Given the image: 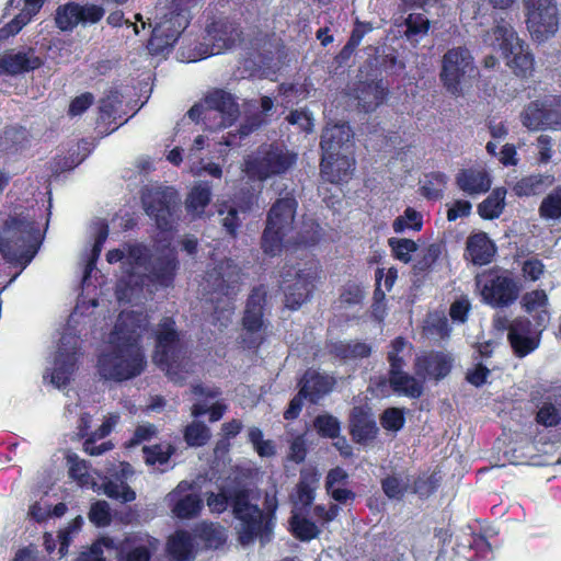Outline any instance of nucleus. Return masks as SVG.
Returning a JSON list of instances; mask_svg holds the SVG:
<instances>
[{
    "label": "nucleus",
    "instance_id": "53",
    "mask_svg": "<svg viewBox=\"0 0 561 561\" xmlns=\"http://www.w3.org/2000/svg\"><path fill=\"white\" fill-rule=\"evenodd\" d=\"M151 550L146 545H134L130 540L123 542L118 550L122 561H150Z\"/></svg>",
    "mask_w": 561,
    "mask_h": 561
},
{
    "label": "nucleus",
    "instance_id": "43",
    "mask_svg": "<svg viewBox=\"0 0 561 561\" xmlns=\"http://www.w3.org/2000/svg\"><path fill=\"white\" fill-rule=\"evenodd\" d=\"M447 183V176L439 171H432L424 176L421 186V194L428 201H438L444 195V188Z\"/></svg>",
    "mask_w": 561,
    "mask_h": 561
},
{
    "label": "nucleus",
    "instance_id": "51",
    "mask_svg": "<svg viewBox=\"0 0 561 561\" xmlns=\"http://www.w3.org/2000/svg\"><path fill=\"white\" fill-rule=\"evenodd\" d=\"M442 255V245L438 243L428 244L422 256L413 265L414 274L425 275L431 272Z\"/></svg>",
    "mask_w": 561,
    "mask_h": 561
},
{
    "label": "nucleus",
    "instance_id": "12",
    "mask_svg": "<svg viewBox=\"0 0 561 561\" xmlns=\"http://www.w3.org/2000/svg\"><path fill=\"white\" fill-rule=\"evenodd\" d=\"M188 24L190 22L185 15H178L168 10L152 28L151 36L147 43L149 54L151 56L168 54Z\"/></svg>",
    "mask_w": 561,
    "mask_h": 561
},
{
    "label": "nucleus",
    "instance_id": "3",
    "mask_svg": "<svg viewBox=\"0 0 561 561\" xmlns=\"http://www.w3.org/2000/svg\"><path fill=\"white\" fill-rule=\"evenodd\" d=\"M490 45L502 53L507 67L520 78L528 79L535 71V57L528 44L520 39L514 27L503 19L489 32Z\"/></svg>",
    "mask_w": 561,
    "mask_h": 561
},
{
    "label": "nucleus",
    "instance_id": "7",
    "mask_svg": "<svg viewBox=\"0 0 561 561\" xmlns=\"http://www.w3.org/2000/svg\"><path fill=\"white\" fill-rule=\"evenodd\" d=\"M153 362L171 377L179 374L185 357L186 346L173 317H163L154 331Z\"/></svg>",
    "mask_w": 561,
    "mask_h": 561
},
{
    "label": "nucleus",
    "instance_id": "11",
    "mask_svg": "<svg viewBox=\"0 0 561 561\" xmlns=\"http://www.w3.org/2000/svg\"><path fill=\"white\" fill-rule=\"evenodd\" d=\"M176 192L171 187H151L141 192V203L146 214L154 220L162 232L172 230L173 208Z\"/></svg>",
    "mask_w": 561,
    "mask_h": 561
},
{
    "label": "nucleus",
    "instance_id": "14",
    "mask_svg": "<svg viewBox=\"0 0 561 561\" xmlns=\"http://www.w3.org/2000/svg\"><path fill=\"white\" fill-rule=\"evenodd\" d=\"M81 354L79 337L73 334H64L60 339V345L51 371V382L54 385L58 388L69 385L78 367Z\"/></svg>",
    "mask_w": 561,
    "mask_h": 561
},
{
    "label": "nucleus",
    "instance_id": "41",
    "mask_svg": "<svg viewBox=\"0 0 561 561\" xmlns=\"http://www.w3.org/2000/svg\"><path fill=\"white\" fill-rule=\"evenodd\" d=\"M317 472L314 470H301L300 479L296 484L295 499L304 508H309L316 497Z\"/></svg>",
    "mask_w": 561,
    "mask_h": 561
},
{
    "label": "nucleus",
    "instance_id": "9",
    "mask_svg": "<svg viewBox=\"0 0 561 561\" xmlns=\"http://www.w3.org/2000/svg\"><path fill=\"white\" fill-rule=\"evenodd\" d=\"M265 304L266 293L263 287H254L247 299L241 319V344L244 348L259 350L266 341L268 322L264 319Z\"/></svg>",
    "mask_w": 561,
    "mask_h": 561
},
{
    "label": "nucleus",
    "instance_id": "44",
    "mask_svg": "<svg viewBox=\"0 0 561 561\" xmlns=\"http://www.w3.org/2000/svg\"><path fill=\"white\" fill-rule=\"evenodd\" d=\"M55 23L62 32L72 31L79 24V3L69 1L58 5L55 14Z\"/></svg>",
    "mask_w": 561,
    "mask_h": 561
},
{
    "label": "nucleus",
    "instance_id": "36",
    "mask_svg": "<svg viewBox=\"0 0 561 561\" xmlns=\"http://www.w3.org/2000/svg\"><path fill=\"white\" fill-rule=\"evenodd\" d=\"M211 185L208 182H198L186 196V210L192 215L202 216L211 201Z\"/></svg>",
    "mask_w": 561,
    "mask_h": 561
},
{
    "label": "nucleus",
    "instance_id": "1",
    "mask_svg": "<svg viewBox=\"0 0 561 561\" xmlns=\"http://www.w3.org/2000/svg\"><path fill=\"white\" fill-rule=\"evenodd\" d=\"M142 320L135 311L122 312L110 334L111 348L98 358V370L104 380L126 381L139 376L147 360L141 346Z\"/></svg>",
    "mask_w": 561,
    "mask_h": 561
},
{
    "label": "nucleus",
    "instance_id": "27",
    "mask_svg": "<svg viewBox=\"0 0 561 561\" xmlns=\"http://www.w3.org/2000/svg\"><path fill=\"white\" fill-rule=\"evenodd\" d=\"M316 276L305 271L296 274L295 280L285 289V306L290 310L299 309L307 302L314 289Z\"/></svg>",
    "mask_w": 561,
    "mask_h": 561
},
{
    "label": "nucleus",
    "instance_id": "30",
    "mask_svg": "<svg viewBox=\"0 0 561 561\" xmlns=\"http://www.w3.org/2000/svg\"><path fill=\"white\" fill-rule=\"evenodd\" d=\"M327 347L330 355L344 363L368 358L373 352L370 344L359 340L334 341Z\"/></svg>",
    "mask_w": 561,
    "mask_h": 561
},
{
    "label": "nucleus",
    "instance_id": "28",
    "mask_svg": "<svg viewBox=\"0 0 561 561\" xmlns=\"http://www.w3.org/2000/svg\"><path fill=\"white\" fill-rule=\"evenodd\" d=\"M194 537L186 529H178L168 537L165 550L174 561H193L197 556Z\"/></svg>",
    "mask_w": 561,
    "mask_h": 561
},
{
    "label": "nucleus",
    "instance_id": "62",
    "mask_svg": "<svg viewBox=\"0 0 561 561\" xmlns=\"http://www.w3.org/2000/svg\"><path fill=\"white\" fill-rule=\"evenodd\" d=\"M321 240V227L318 222L312 221L305 225L298 234L297 244L305 248L313 247Z\"/></svg>",
    "mask_w": 561,
    "mask_h": 561
},
{
    "label": "nucleus",
    "instance_id": "26",
    "mask_svg": "<svg viewBox=\"0 0 561 561\" xmlns=\"http://www.w3.org/2000/svg\"><path fill=\"white\" fill-rule=\"evenodd\" d=\"M497 252L496 244L486 232L479 231L468 237L466 242L465 259L476 266L490 264Z\"/></svg>",
    "mask_w": 561,
    "mask_h": 561
},
{
    "label": "nucleus",
    "instance_id": "46",
    "mask_svg": "<svg viewBox=\"0 0 561 561\" xmlns=\"http://www.w3.org/2000/svg\"><path fill=\"white\" fill-rule=\"evenodd\" d=\"M313 427L323 438L336 439L341 434V422L332 414H319L313 420Z\"/></svg>",
    "mask_w": 561,
    "mask_h": 561
},
{
    "label": "nucleus",
    "instance_id": "60",
    "mask_svg": "<svg viewBox=\"0 0 561 561\" xmlns=\"http://www.w3.org/2000/svg\"><path fill=\"white\" fill-rule=\"evenodd\" d=\"M522 306L527 313L531 314L537 309L548 306V296L543 289L528 291L522 298Z\"/></svg>",
    "mask_w": 561,
    "mask_h": 561
},
{
    "label": "nucleus",
    "instance_id": "22",
    "mask_svg": "<svg viewBox=\"0 0 561 561\" xmlns=\"http://www.w3.org/2000/svg\"><path fill=\"white\" fill-rule=\"evenodd\" d=\"M335 385L334 376L316 369H307L298 382L301 394H306L307 401L311 404H318L333 391Z\"/></svg>",
    "mask_w": 561,
    "mask_h": 561
},
{
    "label": "nucleus",
    "instance_id": "59",
    "mask_svg": "<svg viewBox=\"0 0 561 561\" xmlns=\"http://www.w3.org/2000/svg\"><path fill=\"white\" fill-rule=\"evenodd\" d=\"M105 14V10L102 5L95 3H79V24H96L100 22Z\"/></svg>",
    "mask_w": 561,
    "mask_h": 561
},
{
    "label": "nucleus",
    "instance_id": "24",
    "mask_svg": "<svg viewBox=\"0 0 561 561\" xmlns=\"http://www.w3.org/2000/svg\"><path fill=\"white\" fill-rule=\"evenodd\" d=\"M412 348V345L405 340L403 336L394 337L387 352V360L389 363L388 371L391 373V381L397 388H400L403 381H410V383L422 385V381H417V379L404 371V367L407 366L404 351L407 348Z\"/></svg>",
    "mask_w": 561,
    "mask_h": 561
},
{
    "label": "nucleus",
    "instance_id": "64",
    "mask_svg": "<svg viewBox=\"0 0 561 561\" xmlns=\"http://www.w3.org/2000/svg\"><path fill=\"white\" fill-rule=\"evenodd\" d=\"M89 519L99 527H104L111 523L110 507L106 502L98 501L92 504L89 512Z\"/></svg>",
    "mask_w": 561,
    "mask_h": 561
},
{
    "label": "nucleus",
    "instance_id": "55",
    "mask_svg": "<svg viewBox=\"0 0 561 561\" xmlns=\"http://www.w3.org/2000/svg\"><path fill=\"white\" fill-rule=\"evenodd\" d=\"M404 25L407 27L404 35L412 41L420 35L427 34L431 23L422 13H410L404 20Z\"/></svg>",
    "mask_w": 561,
    "mask_h": 561
},
{
    "label": "nucleus",
    "instance_id": "48",
    "mask_svg": "<svg viewBox=\"0 0 561 561\" xmlns=\"http://www.w3.org/2000/svg\"><path fill=\"white\" fill-rule=\"evenodd\" d=\"M439 485L440 477L437 472H424L414 479L412 491L421 499H427L437 491Z\"/></svg>",
    "mask_w": 561,
    "mask_h": 561
},
{
    "label": "nucleus",
    "instance_id": "17",
    "mask_svg": "<svg viewBox=\"0 0 561 561\" xmlns=\"http://www.w3.org/2000/svg\"><path fill=\"white\" fill-rule=\"evenodd\" d=\"M507 341L513 354L524 358L539 347L541 330L534 332L533 323L528 318L517 317L507 327Z\"/></svg>",
    "mask_w": 561,
    "mask_h": 561
},
{
    "label": "nucleus",
    "instance_id": "35",
    "mask_svg": "<svg viewBox=\"0 0 561 561\" xmlns=\"http://www.w3.org/2000/svg\"><path fill=\"white\" fill-rule=\"evenodd\" d=\"M249 488L244 484H234L230 486L220 488L219 492H207L206 504L209 511L214 514H222L230 506L232 514L234 513V495L241 491H248Z\"/></svg>",
    "mask_w": 561,
    "mask_h": 561
},
{
    "label": "nucleus",
    "instance_id": "8",
    "mask_svg": "<svg viewBox=\"0 0 561 561\" xmlns=\"http://www.w3.org/2000/svg\"><path fill=\"white\" fill-rule=\"evenodd\" d=\"M205 32L211 43L210 47L199 44L198 51L187 56L188 61H197L232 49L243 41V28L234 16L213 15L206 23Z\"/></svg>",
    "mask_w": 561,
    "mask_h": 561
},
{
    "label": "nucleus",
    "instance_id": "16",
    "mask_svg": "<svg viewBox=\"0 0 561 561\" xmlns=\"http://www.w3.org/2000/svg\"><path fill=\"white\" fill-rule=\"evenodd\" d=\"M180 270V260L176 249L168 241L157 255H152L146 271L149 282L161 288L174 286Z\"/></svg>",
    "mask_w": 561,
    "mask_h": 561
},
{
    "label": "nucleus",
    "instance_id": "33",
    "mask_svg": "<svg viewBox=\"0 0 561 561\" xmlns=\"http://www.w3.org/2000/svg\"><path fill=\"white\" fill-rule=\"evenodd\" d=\"M374 390L377 393V396L380 397H389L390 392L398 396H403L409 399H420L425 390V387L423 385H414L410 383V381H403L400 388H397L391 381V373L388 371L387 376H380L378 377L374 382Z\"/></svg>",
    "mask_w": 561,
    "mask_h": 561
},
{
    "label": "nucleus",
    "instance_id": "56",
    "mask_svg": "<svg viewBox=\"0 0 561 561\" xmlns=\"http://www.w3.org/2000/svg\"><path fill=\"white\" fill-rule=\"evenodd\" d=\"M380 424L386 431L399 432L405 424L403 409L396 407L387 408L380 415Z\"/></svg>",
    "mask_w": 561,
    "mask_h": 561
},
{
    "label": "nucleus",
    "instance_id": "23",
    "mask_svg": "<svg viewBox=\"0 0 561 561\" xmlns=\"http://www.w3.org/2000/svg\"><path fill=\"white\" fill-rule=\"evenodd\" d=\"M193 484L187 481H181L178 486L170 492V503L172 513L181 519H191L196 517L203 508V500L196 493H187Z\"/></svg>",
    "mask_w": 561,
    "mask_h": 561
},
{
    "label": "nucleus",
    "instance_id": "63",
    "mask_svg": "<svg viewBox=\"0 0 561 561\" xmlns=\"http://www.w3.org/2000/svg\"><path fill=\"white\" fill-rule=\"evenodd\" d=\"M30 13L20 12L9 23L0 28V39L16 35L31 21Z\"/></svg>",
    "mask_w": 561,
    "mask_h": 561
},
{
    "label": "nucleus",
    "instance_id": "49",
    "mask_svg": "<svg viewBox=\"0 0 561 561\" xmlns=\"http://www.w3.org/2000/svg\"><path fill=\"white\" fill-rule=\"evenodd\" d=\"M174 453L175 448L171 444H168L165 447L162 444L142 447L145 462L149 466L168 463Z\"/></svg>",
    "mask_w": 561,
    "mask_h": 561
},
{
    "label": "nucleus",
    "instance_id": "58",
    "mask_svg": "<svg viewBox=\"0 0 561 561\" xmlns=\"http://www.w3.org/2000/svg\"><path fill=\"white\" fill-rule=\"evenodd\" d=\"M152 255L147 245L142 243H133L127 245V260L131 267L148 266Z\"/></svg>",
    "mask_w": 561,
    "mask_h": 561
},
{
    "label": "nucleus",
    "instance_id": "4",
    "mask_svg": "<svg viewBox=\"0 0 561 561\" xmlns=\"http://www.w3.org/2000/svg\"><path fill=\"white\" fill-rule=\"evenodd\" d=\"M298 154L278 142L262 144L244 159V172L250 179L264 182L285 175L297 163Z\"/></svg>",
    "mask_w": 561,
    "mask_h": 561
},
{
    "label": "nucleus",
    "instance_id": "32",
    "mask_svg": "<svg viewBox=\"0 0 561 561\" xmlns=\"http://www.w3.org/2000/svg\"><path fill=\"white\" fill-rule=\"evenodd\" d=\"M538 425L546 428L557 427L561 423V388L548 393L535 415Z\"/></svg>",
    "mask_w": 561,
    "mask_h": 561
},
{
    "label": "nucleus",
    "instance_id": "38",
    "mask_svg": "<svg viewBox=\"0 0 561 561\" xmlns=\"http://www.w3.org/2000/svg\"><path fill=\"white\" fill-rule=\"evenodd\" d=\"M506 190L494 188L491 194L478 205V214L482 219L493 220L499 218L505 208Z\"/></svg>",
    "mask_w": 561,
    "mask_h": 561
},
{
    "label": "nucleus",
    "instance_id": "50",
    "mask_svg": "<svg viewBox=\"0 0 561 561\" xmlns=\"http://www.w3.org/2000/svg\"><path fill=\"white\" fill-rule=\"evenodd\" d=\"M388 245L392 256L403 263H409L412 260V253L417 251L416 242L408 238H390Z\"/></svg>",
    "mask_w": 561,
    "mask_h": 561
},
{
    "label": "nucleus",
    "instance_id": "39",
    "mask_svg": "<svg viewBox=\"0 0 561 561\" xmlns=\"http://www.w3.org/2000/svg\"><path fill=\"white\" fill-rule=\"evenodd\" d=\"M553 182V178L543 174H530L518 180L513 186L516 196H533L540 194Z\"/></svg>",
    "mask_w": 561,
    "mask_h": 561
},
{
    "label": "nucleus",
    "instance_id": "61",
    "mask_svg": "<svg viewBox=\"0 0 561 561\" xmlns=\"http://www.w3.org/2000/svg\"><path fill=\"white\" fill-rule=\"evenodd\" d=\"M381 489L387 497L391 500H400L404 496L407 485L399 477L392 474L387 476L381 480Z\"/></svg>",
    "mask_w": 561,
    "mask_h": 561
},
{
    "label": "nucleus",
    "instance_id": "45",
    "mask_svg": "<svg viewBox=\"0 0 561 561\" xmlns=\"http://www.w3.org/2000/svg\"><path fill=\"white\" fill-rule=\"evenodd\" d=\"M183 437L187 446L203 447L209 442L211 433L205 423L193 421L184 427Z\"/></svg>",
    "mask_w": 561,
    "mask_h": 561
},
{
    "label": "nucleus",
    "instance_id": "18",
    "mask_svg": "<svg viewBox=\"0 0 561 561\" xmlns=\"http://www.w3.org/2000/svg\"><path fill=\"white\" fill-rule=\"evenodd\" d=\"M453 368V357L440 351H428L414 359V377L417 381L433 380L439 382L446 378Z\"/></svg>",
    "mask_w": 561,
    "mask_h": 561
},
{
    "label": "nucleus",
    "instance_id": "54",
    "mask_svg": "<svg viewBox=\"0 0 561 561\" xmlns=\"http://www.w3.org/2000/svg\"><path fill=\"white\" fill-rule=\"evenodd\" d=\"M539 215L547 220L561 218V193L558 186L542 199L539 206Z\"/></svg>",
    "mask_w": 561,
    "mask_h": 561
},
{
    "label": "nucleus",
    "instance_id": "25",
    "mask_svg": "<svg viewBox=\"0 0 561 561\" xmlns=\"http://www.w3.org/2000/svg\"><path fill=\"white\" fill-rule=\"evenodd\" d=\"M354 160L337 153L323 154L320 163V175L325 182L341 184L347 182L354 170Z\"/></svg>",
    "mask_w": 561,
    "mask_h": 561
},
{
    "label": "nucleus",
    "instance_id": "2",
    "mask_svg": "<svg viewBox=\"0 0 561 561\" xmlns=\"http://www.w3.org/2000/svg\"><path fill=\"white\" fill-rule=\"evenodd\" d=\"M41 244L42 233L36 221L20 215L5 220L0 237V253L7 262L26 267Z\"/></svg>",
    "mask_w": 561,
    "mask_h": 561
},
{
    "label": "nucleus",
    "instance_id": "20",
    "mask_svg": "<svg viewBox=\"0 0 561 561\" xmlns=\"http://www.w3.org/2000/svg\"><path fill=\"white\" fill-rule=\"evenodd\" d=\"M203 101L207 111H215L220 114L218 128L231 126L240 115L237 98L224 89L214 88L206 93Z\"/></svg>",
    "mask_w": 561,
    "mask_h": 561
},
{
    "label": "nucleus",
    "instance_id": "47",
    "mask_svg": "<svg viewBox=\"0 0 561 561\" xmlns=\"http://www.w3.org/2000/svg\"><path fill=\"white\" fill-rule=\"evenodd\" d=\"M122 105V94L118 90H110L108 93L101 99L99 106V121H115L116 114Z\"/></svg>",
    "mask_w": 561,
    "mask_h": 561
},
{
    "label": "nucleus",
    "instance_id": "29",
    "mask_svg": "<svg viewBox=\"0 0 561 561\" xmlns=\"http://www.w3.org/2000/svg\"><path fill=\"white\" fill-rule=\"evenodd\" d=\"M491 178L484 170L460 169L456 174V185L468 195L483 194L491 188Z\"/></svg>",
    "mask_w": 561,
    "mask_h": 561
},
{
    "label": "nucleus",
    "instance_id": "15",
    "mask_svg": "<svg viewBox=\"0 0 561 561\" xmlns=\"http://www.w3.org/2000/svg\"><path fill=\"white\" fill-rule=\"evenodd\" d=\"M520 291V286L508 272L501 274L490 271L481 290L484 302L493 308L513 305Z\"/></svg>",
    "mask_w": 561,
    "mask_h": 561
},
{
    "label": "nucleus",
    "instance_id": "34",
    "mask_svg": "<svg viewBox=\"0 0 561 561\" xmlns=\"http://www.w3.org/2000/svg\"><path fill=\"white\" fill-rule=\"evenodd\" d=\"M194 536L203 542L204 549H220L227 541V531L216 522L203 520L194 528Z\"/></svg>",
    "mask_w": 561,
    "mask_h": 561
},
{
    "label": "nucleus",
    "instance_id": "57",
    "mask_svg": "<svg viewBox=\"0 0 561 561\" xmlns=\"http://www.w3.org/2000/svg\"><path fill=\"white\" fill-rule=\"evenodd\" d=\"M365 297L364 288L355 282H347L341 289L339 300L341 305L351 307L363 302Z\"/></svg>",
    "mask_w": 561,
    "mask_h": 561
},
{
    "label": "nucleus",
    "instance_id": "5",
    "mask_svg": "<svg viewBox=\"0 0 561 561\" xmlns=\"http://www.w3.org/2000/svg\"><path fill=\"white\" fill-rule=\"evenodd\" d=\"M297 208L298 201L293 192L273 203L261 237V248L265 254L275 256L282 253L284 239L293 229Z\"/></svg>",
    "mask_w": 561,
    "mask_h": 561
},
{
    "label": "nucleus",
    "instance_id": "13",
    "mask_svg": "<svg viewBox=\"0 0 561 561\" xmlns=\"http://www.w3.org/2000/svg\"><path fill=\"white\" fill-rule=\"evenodd\" d=\"M473 68V58L465 47H453L448 49L442 60L439 73L444 88L453 95L461 92V81L468 70Z\"/></svg>",
    "mask_w": 561,
    "mask_h": 561
},
{
    "label": "nucleus",
    "instance_id": "42",
    "mask_svg": "<svg viewBox=\"0 0 561 561\" xmlns=\"http://www.w3.org/2000/svg\"><path fill=\"white\" fill-rule=\"evenodd\" d=\"M350 135L345 131L344 125L327 127L321 135L320 148L324 154L333 153L348 141Z\"/></svg>",
    "mask_w": 561,
    "mask_h": 561
},
{
    "label": "nucleus",
    "instance_id": "37",
    "mask_svg": "<svg viewBox=\"0 0 561 561\" xmlns=\"http://www.w3.org/2000/svg\"><path fill=\"white\" fill-rule=\"evenodd\" d=\"M288 530L301 542H309L319 537L321 529L306 516L293 514L288 520Z\"/></svg>",
    "mask_w": 561,
    "mask_h": 561
},
{
    "label": "nucleus",
    "instance_id": "40",
    "mask_svg": "<svg viewBox=\"0 0 561 561\" xmlns=\"http://www.w3.org/2000/svg\"><path fill=\"white\" fill-rule=\"evenodd\" d=\"M520 121L529 130L547 129L546 103L539 100L528 103L520 114Z\"/></svg>",
    "mask_w": 561,
    "mask_h": 561
},
{
    "label": "nucleus",
    "instance_id": "21",
    "mask_svg": "<svg viewBox=\"0 0 561 561\" xmlns=\"http://www.w3.org/2000/svg\"><path fill=\"white\" fill-rule=\"evenodd\" d=\"M44 60L35 54L34 48L8 50L0 57V75L18 76L39 69Z\"/></svg>",
    "mask_w": 561,
    "mask_h": 561
},
{
    "label": "nucleus",
    "instance_id": "52",
    "mask_svg": "<svg viewBox=\"0 0 561 561\" xmlns=\"http://www.w3.org/2000/svg\"><path fill=\"white\" fill-rule=\"evenodd\" d=\"M392 228L397 233H401L408 228L421 231L423 228V216L414 208L407 207L403 215L393 220Z\"/></svg>",
    "mask_w": 561,
    "mask_h": 561
},
{
    "label": "nucleus",
    "instance_id": "31",
    "mask_svg": "<svg viewBox=\"0 0 561 561\" xmlns=\"http://www.w3.org/2000/svg\"><path fill=\"white\" fill-rule=\"evenodd\" d=\"M356 91L358 105L366 113L375 111L388 95V89L383 87L381 80L359 82Z\"/></svg>",
    "mask_w": 561,
    "mask_h": 561
},
{
    "label": "nucleus",
    "instance_id": "6",
    "mask_svg": "<svg viewBox=\"0 0 561 561\" xmlns=\"http://www.w3.org/2000/svg\"><path fill=\"white\" fill-rule=\"evenodd\" d=\"M251 489L241 491L234 495L233 516L239 520L238 540L247 546L255 539L261 543L271 541L274 529V522L266 518L262 508L251 503Z\"/></svg>",
    "mask_w": 561,
    "mask_h": 561
},
{
    "label": "nucleus",
    "instance_id": "10",
    "mask_svg": "<svg viewBox=\"0 0 561 561\" xmlns=\"http://www.w3.org/2000/svg\"><path fill=\"white\" fill-rule=\"evenodd\" d=\"M526 24L531 37L541 43L559 28V13L554 0H524Z\"/></svg>",
    "mask_w": 561,
    "mask_h": 561
},
{
    "label": "nucleus",
    "instance_id": "19",
    "mask_svg": "<svg viewBox=\"0 0 561 561\" xmlns=\"http://www.w3.org/2000/svg\"><path fill=\"white\" fill-rule=\"evenodd\" d=\"M348 432L354 443L367 445L378 436L379 428L367 405H355L348 416Z\"/></svg>",
    "mask_w": 561,
    "mask_h": 561
}]
</instances>
